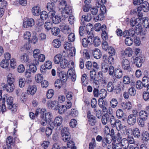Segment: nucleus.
Wrapping results in <instances>:
<instances>
[{
	"label": "nucleus",
	"mask_w": 149,
	"mask_h": 149,
	"mask_svg": "<svg viewBox=\"0 0 149 149\" xmlns=\"http://www.w3.org/2000/svg\"><path fill=\"white\" fill-rule=\"evenodd\" d=\"M116 127L117 130H120L122 128L121 123V121L118 119L116 120L115 125L113 126V127Z\"/></svg>",
	"instance_id": "42"
},
{
	"label": "nucleus",
	"mask_w": 149,
	"mask_h": 149,
	"mask_svg": "<svg viewBox=\"0 0 149 149\" xmlns=\"http://www.w3.org/2000/svg\"><path fill=\"white\" fill-rule=\"evenodd\" d=\"M46 110L45 109L38 108L35 112L36 116L39 115L40 118H45L46 121L49 122L52 120V114L50 112L45 113Z\"/></svg>",
	"instance_id": "1"
},
{
	"label": "nucleus",
	"mask_w": 149,
	"mask_h": 149,
	"mask_svg": "<svg viewBox=\"0 0 149 149\" xmlns=\"http://www.w3.org/2000/svg\"><path fill=\"white\" fill-rule=\"evenodd\" d=\"M52 21L53 23L55 24L59 23L61 21V18L59 16L55 15L52 17Z\"/></svg>",
	"instance_id": "44"
},
{
	"label": "nucleus",
	"mask_w": 149,
	"mask_h": 149,
	"mask_svg": "<svg viewBox=\"0 0 149 149\" xmlns=\"http://www.w3.org/2000/svg\"><path fill=\"white\" fill-rule=\"evenodd\" d=\"M141 3L142 4L137 8V10H139L138 13L142 10L144 12H147L149 10V4L146 1Z\"/></svg>",
	"instance_id": "5"
},
{
	"label": "nucleus",
	"mask_w": 149,
	"mask_h": 149,
	"mask_svg": "<svg viewBox=\"0 0 149 149\" xmlns=\"http://www.w3.org/2000/svg\"><path fill=\"white\" fill-rule=\"evenodd\" d=\"M71 65H70V68L69 69L68 72L67 74L71 78L72 80L74 81L76 79V74L74 69V65L73 62H72L71 63Z\"/></svg>",
	"instance_id": "2"
},
{
	"label": "nucleus",
	"mask_w": 149,
	"mask_h": 149,
	"mask_svg": "<svg viewBox=\"0 0 149 149\" xmlns=\"http://www.w3.org/2000/svg\"><path fill=\"white\" fill-rule=\"evenodd\" d=\"M94 38L93 34L89 35L87 38H84L82 40L81 42L83 46L84 47H87L88 45L91 44L92 39Z\"/></svg>",
	"instance_id": "3"
},
{
	"label": "nucleus",
	"mask_w": 149,
	"mask_h": 149,
	"mask_svg": "<svg viewBox=\"0 0 149 149\" xmlns=\"http://www.w3.org/2000/svg\"><path fill=\"white\" fill-rule=\"evenodd\" d=\"M62 55L61 54H58L56 55L54 58V62L56 64H59L61 61L62 59Z\"/></svg>",
	"instance_id": "34"
},
{
	"label": "nucleus",
	"mask_w": 149,
	"mask_h": 149,
	"mask_svg": "<svg viewBox=\"0 0 149 149\" xmlns=\"http://www.w3.org/2000/svg\"><path fill=\"white\" fill-rule=\"evenodd\" d=\"M146 83H143L141 81H137L136 83V88L138 89H141L143 88L146 85H147Z\"/></svg>",
	"instance_id": "30"
},
{
	"label": "nucleus",
	"mask_w": 149,
	"mask_h": 149,
	"mask_svg": "<svg viewBox=\"0 0 149 149\" xmlns=\"http://www.w3.org/2000/svg\"><path fill=\"white\" fill-rule=\"evenodd\" d=\"M61 67L62 68H65L68 66L69 68H70V65H69L68 60L65 59H62L60 63Z\"/></svg>",
	"instance_id": "18"
},
{
	"label": "nucleus",
	"mask_w": 149,
	"mask_h": 149,
	"mask_svg": "<svg viewBox=\"0 0 149 149\" xmlns=\"http://www.w3.org/2000/svg\"><path fill=\"white\" fill-rule=\"evenodd\" d=\"M141 19V17H140L136 19L134 17L132 18L130 20V25L132 26H134L138 22H139L140 21Z\"/></svg>",
	"instance_id": "24"
},
{
	"label": "nucleus",
	"mask_w": 149,
	"mask_h": 149,
	"mask_svg": "<svg viewBox=\"0 0 149 149\" xmlns=\"http://www.w3.org/2000/svg\"><path fill=\"white\" fill-rule=\"evenodd\" d=\"M109 67L108 64L107 63H104L102 64V70L103 72H107L108 70Z\"/></svg>",
	"instance_id": "63"
},
{
	"label": "nucleus",
	"mask_w": 149,
	"mask_h": 149,
	"mask_svg": "<svg viewBox=\"0 0 149 149\" xmlns=\"http://www.w3.org/2000/svg\"><path fill=\"white\" fill-rule=\"evenodd\" d=\"M62 140L64 142H69L71 140V135L70 134L61 135Z\"/></svg>",
	"instance_id": "35"
},
{
	"label": "nucleus",
	"mask_w": 149,
	"mask_h": 149,
	"mask_svg": "<svg viewBox=\"0 0 149 149\" xmlns=\"http://www.w3.org/2000/svg\"><path fill=\"white\" fill-rule=\"evenodd\" d=\"M124 52L125 55L129 57L131 56L132 54V51L131 48L128 47L124 51Z\"/></svg>",
	"instance_id": "47"
},
{
	"label": "nucleus",
	"mask_w": 149,
	"mask_h": 149,
	"mask_svg": "<svg viewBox=\"0 0 149 149\" xmlns=\"http://www.w3.org/2000/svg\"><path fill=\"white\" fill-rule=\"evenodd\" d=\"M48 17L47 13L45 11H43L40 13V17L42 20H45Z\"/></svg>",
	"instance_id": "46"
},
{
	"label": "nucleus",
	"mask_w": 149,
	"mask_h": 149,
	"mask_svg": "<svg viewBox=\"0 0 149 149\" xmlns=\"http://www.w3.org/2000/svg\"><path fill=\"white\" fill-rule=\"evenodd\" d=\"M139 118L143 120H146L148 118V114L145 111L141 110L139 113Z\"/></svg>",
	"instance_id": "26"
},
{
	"label": "nucleus",
	"mask_w": 149,
	"mask_h": 149,
	"mask_svg": "<svg viewBox=\"0 0 149 149\" xmlns=\"http://www.w3.org/2000/svg\"><path fill=\"white\" fill-rule=\"evenodd\" d=\"M96 146L95 140L94 138L92 139L91 142L89 144V148L90 149H94V147Z\"/></svg>",
	"instance_id": "61"
},
{
	"label": "nucleus",
	"mask_w": 149,
	"mask_h": 149,
	"mask_svg": "<svg viewBox=\"0 0 149 149\" xmlns=\"http://www.w3.org/2000/svg\"><path fill=\"white\" fill-rule=\"evenodd\" d=\"M36 91L37 87L35 85L29 86L27 90V93L32 95H34Z\"/></svg>",
	"instance_id": "11"
},
{
	"label": "nucleus",
	"mask_w": 149,
	"mask_h": 149,
	"mask_svg": "<svg viewBox=\"0 0 149 149\" xmlns=\"http://www.w3.org/2000/svg\"><path fill=\"white\" fill-rule=\"evenodd\" d=\"M52 24L51 22H46L44 24V27L45 29L48 31L51 29L52 27Z\"/></svg>",
	"instance_id": "50"
},
{
	"label": "nucleus",
	"mask_w": 149,
	"mask_h": 149,
	"mask_svg": "<svg viewBox=\"0 0 149 149\" xmlns=\"http://www.w3.org/2000/svg\"><path fill=\"white\" fill-rule=\"evenodd\" d=\"M33 64H31L29 65L30 71L33 73H35L37 70V68L33 62Z\"/></svg>",
	"instance_id": "58"
},
{
	"label": "nucleus",
	"mask_w": 149,
	"mask_h": 149,
	"mask_svg": "<svg viewBox=\"0 0 149 149\" xmlns=\"http://www.w3.org/2000/svg\"><path fill=\"white\" fill-rule=\"evenodd\" d=\"M63 83L61 79H58L55 82V86L57 89H59L62 86Z\"/></svg>",
	"instance_id": "31"
},
{
	"label": "nucleus",
	"mask_w": 149,
	"mask_h": 149,
	"mask_svg": "<svg viewBox=\"0 0 149 149\" xmlns=\"http://www.w3.org/2000/svg\"><path fill=\"white\" fill-rule=\"evenodd\" d=\"M6 91L8 92H12L15 89V85L13 83H8L6 85H4Z\"/></svg>",
	"instance_id": "14"
},
{
	"label": "nucleus",
	"mask_w": 149,
	"mask_h": 149,
	"mask_svg": "<svg viewBox=\"0 0 149 149\" xmlns=\"http://www.w3.org/2000/svg\"><path fill=\"white\" fill-rule=\"evenodd\" d=\"M121 65L122 68L125 70H128L130 68L129 61L126 58L121 59Z\"/></svg>",
	"instance_id": "9"
},
{
	"label": "nucleus",
	"mask_w": 149,
	"mask_h": 149,
	"mask_svg": "<svg viewBox=\"0 0 149 149\" xmlns=\"http://www.w3.org/2000/svg\"><path fill=\"white\" fill-rule=\"evenodd\" d=\"M125 42L127 45L130 46L132 44L133 41L130 38L127 37L126 38Z\"/></svg>",
	"instance_id": "52"
},
{
	"label": "nucleus",
	"mask_w": 149,
	"mask_h": 149,
	"mask_svg": "<svg viewBox=\"0 0 149 149\" xmlns=\"http://www.w3.org/2000/svg\"><path fill=\"white\" fill-rule=\"evenodd\" d=\"M35 24L34 20L32 18H28L26 20L24 21L23 23L24 27L28 28L31 27Z\"/></svg>",
	"instance_id": "6"
},
{
	"label": "nucleus",
	"mask_w": 149,
	"mask_h": 149,
	"mask_svg": "<svg viewBox=\"0 0 149 149\" xmlns=\"http://www.w3.org/2000/svg\"><path fill=\"white\" fill-rule=\"evenodd\" d=\"M93 54L94 57L97 59L100 58L102 56L101 52L100 50L97 48L93 51Z\"/></svg>",
	"instance_id": "15"
},
{
	"label": "nucleus",
	"mask_w": 149,
	"mask_h": 149,
	"mask_svg": "<svg viewBox=\"0 0 149 149\" xmlns=\"http://www.w3.org/2000/svg\"><path fill=\"white\" fill-rule=\"evenodd\" d=\"M98 104L100 108L107 105V102L106 101H104L102 98H99V99Z\"/></svg>",
	"instance_id": "49"
},
{
	"label": "nucleus",
	"mask_w": 149,
	"mask_h": 149,
	"mask_svg": "<svg viewBox=\"0 0 149 149\" xmlns=\"http://www.w3.org/2000/svg\"><path fill=\"white\" fill-rule=\"evenodd\" d=\"M36 81L38 83H40L43 81V78L42 75L40 74H38L35 77Z\"/></svg>",
	"instance_id": "45"
},
{
	"label": "nucleus",
	"mask_w": 149,
	"mask_h": 149,
	"mask_svg": "<svg viewBox=\"0 0 149 149\" xmlns=\"http://www.w3.org/2000/svg\"><path fill=\"white\" fill-rule=\"evenodd\" d=\"M47 8L49 11H50L54 10L55 7L53 3H48L47 5Z\"/></svg>",
	"instance_id": "57"
},
{
	"label": "nucleus",
	"mask_w": 149,
	"mask_h": 149,
	"mask_svg": "<svg viewBox=\"0 0 149 149\" xmlns=\"http://www.w3.org/2000/svg\"><path fill=\"white\" fill-rule=\"evenodd\" d=\"M87 117L89 124L91 125H94L96 123V118L90 111L87 112Z\"/></svg>",
	"instance_id": "7"
},
{
	"label": "nucleus",
	"mask_w": 149,
	"mask_h": 149,
	"mask_svg": "<svg viewBox=\"0 0 149 149\" xmlns=\"http://www.w3.org/2000/svg\"><path fill=\"white\" fill-rule=\"evenodd\" d=\"M114 75L117 78H121L123 75V72L121 69L118 68H116L115 69Z\"/></svg>",
	"instance_id": "22"
},
{
	"label": "nucleus",
	"mask_w": 149,
	"mask_h": 149,
	"mask_svg": "<svg viewBox=\"0 0 149 149\" xmlns=\"http://www.w3.org/2000/svg\"><path fill=\"white\" fill-rule=\"evenodd\" d=\"M60 29L63 32L66 34H68L70 32V29L67 25L64 24L61 25Z\"/></svg>",
	"instance_id": "20"
},
{
	"label": "nucleus",
	"mask_w": 149,
	"mask_h": 149,
	"mask_svg": "<svg viewBox=\"0 0 149 149\" xmlns=\"http://www.w3.org/2000/svg\"><path fill=\"white\" fill-rule=\"evenodd\" d=\"M74 142L72 140H71L69 142H67V145L68 147L71 148V149H76L77 148L75 146H74Z\"/></svg>",
	"instance_id": "62"
},
{
	"label": "nucleus",
	"mask_w": 149,
	"mask_h": 149,
	"mask_svg": "<svg viewBox=\"0 0 149 149\" xmlns=\"http://www.w3.org/2000/svg\"><path fill=\"white\" fill-rule=\"evenodd\" d=\"M142 22V24L144 27L145 28H149V20H148V17H144L142 18L141 20Z\"/></svg>",
	"instance_id": "25"
},
{
	"label": "nucleus",
	"mask_w": 149,
	"mask_h": 149,
	"mask_svg": "<svg viewBox=\"0 0 149 149\" xmlns=\"http://www.w3.org/2000/svg\"><path fill=\"white\" fill-rule=\"evenodd\" d=\"M51 32L52 34L56 36L59 33L60 30L58 27H55L52 29Z\"/></svg>",
	"instance_id": "53"
},
{
	"label": "nucleus",
	"mask_w": 149,
	"mask_h": 149,
	"mask_svg": "<svg viewBox=\"0 0 149 149\" xmlns=\"http://www.w3.org/2000/svg\"><path fill=\"white\" fill-rule=\"evenodd\" d=\"M19 83L20 87L22 88L24 87L26 83L25 79L23 78H20L19 79Z\"/></svg>",
	"instance_id": "64"
},
{
	"label": "nucleus",
	"mask_w": 149,
	"mask_h": 149,
	"mask_svg": "<svg viewBox=\"0 0 149 149\" xmlns=\"http://www.w3.org/2000/svg\"><path fill=\"white\" fill-rule=\"evenodd\" d=\"M142 136V139L143 141H147L149 139V134L147 131L143 132Z\"/></svg>",
	"instance_id": "54"
},
{
	"label": "nucleus",
	"mask_w": 149,
	"mask_h": 149,
	"mask_svg": "<svg viewBox=\"0 0 149 149\" xmlns=\"http://www.w3.org/2000/svg\"><path fill=\"white\" fill-rule=\"evenodd\" d=\"M32 11L33 15H38L40 11L39 7L38 6H34L32 8Z\"/></svg>",
	"instance_id": "27"
},
{
	"label": "nucleus",
	"mask_w": 149,
	"mask_h": 149,
	"mask_svg": "<svg viewBox=\"0 0 149 149\" xmlns=\"http://www.w3.org/2000/svg\"><path fill=\"white\" fill-rule=\"evenodd\" d=\"M72 7L70 6L66 5L64 8H63L61 12L62 16L64 18L68 17L69 15L72 13Z\"/></svg>",
	"instance_id": "4"
},
{
	"label": "nucleus",
	"mask_w": 149,
	"mask_h": 149,
	"mask_svg": "<svg viewBox=\"0 0 149 149\" xmlns=\"http://www.w3.org/2000/svg\"><path fill=\"white\" fill-rule=\"evenodd\" d=\"M6 144L7 146V149H11V146L14 145V141L11 136L8 137L6 140Z\"/></svg>",
	"instance_id": "10"
},
{
	"label": "nucleus",
	"mask_w": 149,
	"mask_h": 149,
	"mask_svg": "<svg viewBox=\"0 0 149 149\" xmlns=\"http://www.w3.org/2000/svg\"><path fill=\"white\" fill-rule=\"evenodd\" d=\"M118 102L117 100L115 98H112L110 101V104L111 107L113 108H115L117 106Z\"/></svg>",
	"instance_id": "43"
},
{
	"label": "nucleus",
	"mask_w": 149,
	"mask_h": 149,
	"mask_svg": "<svg viewBox=\"0 0 149 149\" xmlns=\"http://www.w3.org/2000/svg\"><path fill=\"white\" fill-rule=\"evenodd\" d=\"M114 86L111 82H109L107 84V88L108 91L112 92L113 91Z\"/></svg>",
	"instance_id": "37"
},
{
	"label": "nucleus",
	"mask_w": 149,
	"mask_h": 149,
	"mask_svg": "<svg viewBox=\"0 0 149 149\" xmlns=\"http://www.w3.org/2000/svg\"><path fill=\"white\" fill-rule=\"evenodd\" d=\"M120 143L121 146L123 148L125 149H127L129 146V143L128 141L125 138H123L122 139L121 142Z\"/></svg>",
	"instance_id": "23"
},
{
	"label": "nucleus",
	"mask_w": 149,
	"mask_h": 149,
	"mask_svg": "<svg viewBox=\"0 0 149 149\" xmlns=\"http://www.w3.org/2000/svg\"><path fill=\"white\" fill-rule=\"evenodd\" d=\"M93 111L95 114V115L97 118H100L102 117V113L100 109L96 108L94 109Z\"/></svg>",
	"instance_id": "38"
},
{
	"label": "nucleus",
	"mask_w": 149,
	"mask_h": 149,
	"mask_svg": "<svg viewBox=\"0 0 149 149\" xmlns=\"http://www.w3.org/2000/svg\"><path fill=\"white\" fill-rule=\"evenodd\" d=\"M57 102V101L55 100L52 101L51 100H49L47 102V106L49 108H52L54 107Z\"/></svg>",
	"instance_id": "41"
},
{
	"label": "nucleus",
	"mask_w": 149,
	"mask_h": 149,
	"mask_svg": "<svg viewBox=\"0 0 149 149\" xmlns=\"http://www.w3.org/2000/svg\"><path fill=\"white\" fill-rule=\"evenodd\" d=\"M8 109L11 111L12 113H15L17 110V106L16 104H13L7 106Z\"/></svg>",
	"instance_id": "28"
},
{
	"label": "nucleus",
	"mask_w": 149,
	"mask_h": 149,
	"mask_svg": "<svg viewBox=\"0 0 149 149\" xmlns=\"http://www.w3.org/2000/svg\"><path fill=\"white\" fill-rule=\"evenodd\" d=\"M9 64V61L4 59L1 62L0 66L3 68H6L8 66Z\"/></svg>",
	"instance_id": "39"
},
{
	"label": "nucleus",
	"mask_w": 149,
	"mask_h": 149,
	"mask_svg": "<svg viewBox=\"0 0 149 149\" xmlns=\"http://www.w3.org/2000/svg\"><path fill=\"white\" fill-rule=\"evenodd\" d=\"M136 26L135 30L136 33L137 34H139L142 31V27L141 26V20L139 22Z\"/></svg>",
	"instance_id": "29"
},
{
	"label": "nucleus",
	"mask_w": 149,
	"mask_h": 149,
	"mask_svg": "<svg viewBox=\"0 0 149 149\" xmlns=\"http://www.w3.org/2000/svg\"><path fill=\"white\" fill-rule=\"evenodd\" d=\"M122 108L123 109H127L130 110L132 108V104L129 101L126 103L122 102L121 104Z\"/></svg>",
	"instance_id": "19"
},
{
	"label": "nucleus",
	"mask_w": 149,
	"mask_h": 149,
	"mask_svg": "<svg viewBox=\"0 0 149 149\" xmlns=\"http://www.w3.org/2000/svg\"><path fill=\"white\" fill-rule=\"evenodd\" d=\"M90 80L93 81L96 79V74L94 70L90 71Z\"/></svg>",
	"instance_id": "51"
},
{
	"label": "nucleus",
	"mask_w": 149,
	"mask_h": 149,
	"mask_svg": "<svg viewBox=\"0 0 149 149\" xmlns=\"http://www.w3.org/2000/svg\"><path fill=\"white\" fill-rule=\"evenodd\" d=\"M100 98H104L107 96V91L104 89H102L100 90Z\"/></svg>",
	"instance_id": "33"
},
{
	"label": "nucleus",
	"mask_w": 149,
	"mask_h": 149,
	"mask_svg": "<svg viewBox=\"0 0 149 149\" xmlns=\"http://www.w3.org/2000/svg\"><path fill=\"white\" fill-rule=\"evenodd\" d=\"M123 82L125 84H129L130 82V77L127 75L124 76L123 78Z\"/></svg>",
	"instance_id": "55"
},
{
	"label": "nucleus",
	"mask_w": 149,
	"mask_h": 149,
	"mask_svg": "<svg viewBox=\"0 0 149 149\" xmlns=\"http://www.w3.org/2000/svg\"><path fill=\"white\" fill-rule=\"evenodd\" d=\"M93 38H94L93 44L96 47L100 45L101 44V41L100 38L98 37H96Z\"/></svg>",
	"instance_id": "40"
},
{
	"label": "nucleus",
	"mask_w": 149,
	"mask_h": 149,
	"mask_svg": "<svg viewBox=\"0 0 149 149\" xmlns=\"http://www.w3.org/2000/svg\"><path fill=\"white\" fill-rule=\"evenodd\" d=\"M40 54V50L38 49H36L34 50L33 52V56L35 59L33 61V62L36 65H38L39 64V62L38 60H37L36 58L39 56Z\"/></svg>",
	"instance_id": "12"
},
{
	"label": "nucleus",
	"mask_w": 149,
	"mask_h": 149,
	"mask_svg": "<svg viewBox=\"0 0 149 149\" xmlns=\"http://www.w3.org/2000/svg\"><path fill=\"white\" fill-rule=\"evenodd\" d=\"M14 81V76L11 73L9 74L7 77L8 83H13Z\"/></svg>",
	"instance_id": "59"
},
{
	"label": "nucleus",
	"mask_w": 149,
	"mask_h": 149,
	"mask_svg": "<svg viewBox=\"0 0 149 149\" xmlns=\"http://www.w3.org/2000/svg\"><path fill=\"white\" fill-rule=\"evenodd\" d=\"M69 130L68 128L64 127L61 131V135H67L70 134L69 132Z\"/></svg>",
	"instance_id": "56"
},
{
	"label": "nucleus",
	"mask_w": 149,
	"mask_h": 149,
	"mask_svg": "<svg viewBox=\"0 0 149 149\" xmlns=\"http://www.w3.org/2000/svg\"><path fill=\"white\" fill-rule=\"evenodd\" d=\"M144 61V60L141 57H136L133 60L134 63L138 68L141 67Z\"/></svg>",
	"instance_id": "8"
},
{
	"label": "nucleus",
	"mask_w": 149,
	"mask_h": 149,
	"mask_svg": "<svg viewBox=\"0 0 149 149\" xmlns=\"http://www.w3.org/2000/svg\"><path fill=\"white\" fill-rule=\"evenodd\" d=\"M111 142V139L107 137L103 138L102 141V146L104 148L107 147L109 144Z\"/></svg>",
	"instance_id": "16"
},
{
	"label": "nucleus",
	"mask_w": 149,
	"mask_h": 149,
	"mask_svg": "<svg viewBox=\"0 0 149 149\" xmlns=\"http://www.w3.org/2000/svg\"><path fill=\"white\" fill-rule=\"evenodd\" d=\"M20 60L22 62L24 63L28 62L29 61V55L26 53L22 54L20 56Z\"/></svg>",
	"instance_id": "21"
},
{
	"label": "nucleus",
	"mask_w": 149,
	"mask_h": 149,
	"mask_svg": "<svg viewBox=\"0 0 149 149\" xmlns=\"http://www.w3.org/2000/svg\"><path fill=\"white\" fill-rule=\"evenodd\" d=\"M56 110H58V112L60 114L64 113L66 111V107L65 106L63 105L59 107V104H57L55 108Z\"/></svg>",
	"instance_id": "17"
},
{
	"label": "nucleus",
	"mask_w": 149,
	"mask_h": 149,
	"mask_svg": "<svg viewBox=\"0 0 149 149\" xmlns=\"http://www.w3.org/2000/svg\"><path fill=\"white\" fill-rule=\"evenodd\" d=\"M136 116L132 115H130L128 117L127 122L129 125H132L136 123Z\"/></svg>",
	"instance_id": "13"
},
{
	"label": "nucleus",
	"mask_w": 149,
	"mask_h": 149,
	"mask_svg": "<svg viewBox=\"0 0 149 149\" xmlns=\"http://www.w3.org/2000/svg\"><path fill=\"white\" fill-rule=\"evenodd\" d=\"M132 133L135 138H138L140 136V133L138 128H134L132 132Z\"/></svg>",
	"instance_id": "32"
},
{
	"label": "nucleus",
	"mask_w": 149,
	"mask_h": 149,
	"mask_svg": "<svg viewBox=\"0 0 149 149\" xmlns=\"http://www.w3.org/2000/svg\"><path fill=\"white\" fill-rule=\"evenodd\" d=\"M52 44L54 47L58 48L61 45V42L58 39H55L53 41Z\"/></svg>",
	"instance_id": "48"
},
{
	"label": "nucleus",
	"mask_w": 149,
	"mask_h": 149,
	"mask_svg": "<svg viewBox=\"0 0 149 149\" xmlns=\"http://www.w3.org/2000/svg\"><path fill=\"white\" fill-rule=\"evenodd\" d=\"M64 47L66 50H70V49L72 47L71 43L68 42H65L64 44Z\"/></svg>",
	"instance_id": "60"
},
{
	"label": "nucleus",
	"mask_w": 149,
	"mask_h": 149,
	"mask_svg": "<svg viewBox=\"0 0 149 149\" xmlns=\"http://www.w3.org/2000/svg\"><path fill=\"white\" fill-rule=\"evenodd\" d=\"M63 118L61 116L56 117L54 119V122L56 123L57 126H60L62 123Z\"/></svg>",
	"instance_id": "36"
}]
</instances>
